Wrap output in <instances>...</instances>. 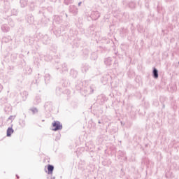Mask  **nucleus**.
<instances>
[{"label": "nucleus", "instance_id": "obj_14", "mask_svg": "<svg viewBox=\"0 0 179 179\" xmlns=\"http://www.w3.org/2000/svg\"><path fill=\"white\" fill-rule=\"evenodd\" d=\"M21 96L22 97V101H26V100L27 99V96H29V92H27V91H24L21 92Z\"/></svg>", "mask_w": 179, "mask_h": 179}, {"label": "nucleus", "instance_id": "obj_41", "mask_svg": "<svg viewBox=\"0 0 179 179\" xmlns=\"http://www.w3.org/2000/svg\"><path fill=\"white\" fill-rule=\"evenodd\" d=\"M178 64H179V62H178Z\"/></svg>", "mask_w": 179, "mask_h": 179}, {"label": "nucleus", "instance_id": "obj_26", "mask_svg": "<svg viewBox=\"0 0 179 179\" xmlns=\"http://www.w3.org/2000/svg\"><path fill=\"white\" fill-rule=\"evenodd\" d=\"M62 72H66L68 71V67L66 64H62Z\"/></svg>", "mask_w": 179, "mask_h": 179}, {"label": "nucleus", "instance_id": "obj_19", "mask_svg": "<svg viewBox=\"0 0 179 179\" xmlns=\"http://www.w3.org/2000/svg\"><path fill=\"white\" fill-rule=\"evenodd\" d=\"M51 80V75H50L49 73H46L45 75V83H50V80Z\"/></svg>", "mask_w": 179, "mask_h": 179}, {"label": "nucleus", "instance_id": "obj_1", "mask_svg": "<svg viewBox=\"0 0 179 179\" xmlns=\"http://www.w3.org/2000/svg\"><path fill=\"white\" fill-rule=\"evenodd\" d=\"M45 172L48 173V179H55V176H52V173H54V166L51 164L48 165V171L45 169Z\"/></svg>", "mask_w": 179, "mask_h": 179}, {"label": "nucleus", "instance_id": "obj_12", "mask_svg": "<svg viewBox=\"0 0 179 179\" xmlns=\"http://www.w3.org/2000/svg\"><path fill=\"white\" fill-rule=\"evenodd\" d=\"M27 23H29V24H33V23L34 22V17H33L31 14L28 15L27 17Z\"/></svg>", "mask_w": 179, "mask_h": 179}, {"label": "nucleus", "instance_id": "obj_39", "mask_svg": "<svg viewBox=\"0 0 179 179\" xmlns=\"http://www.w3.org/2000/svg\"><path fill=\"white\" fill-rule=\"evenodd\" d=\"M66 17H68V15L67 14H66Z\"/></svg>", "mask_w": 179, "mask_h": 179}, {"label": "nucleus", "instance_id": "obj_32", "mask_svg": "<svg viewBox=\"0 0 179 179\" xmlns=\"http://www.w3.org/2000/svg\"><path fill=\"white\" fill-rule=\"evenodd\" d=\"M113 65H114L115 69L117 68L118 66V61L115 60Z\"/></svg>", "mask_w": 179, "mask_h": 179}, {"label": "nucleus", "instance_id": "obj_20", "mask_svg": "<svg viewBox=\"0 0 179 179\" xmlns=\"http://www.w3.org/2000/svg\"><path fill=\"white\" fill-rule=\"evenodd\" d=\"M62 93H64V92H62V88L59 87H57L56 88V94L57 96H61V94Z\"/></svg>", "mask_w": 179, "mask_h": 179}, {"label": "nucleus", "instance_id": "obj_6", "mask_svg": "<svg viewBox=\"0 0 179 179\" xmlns=\"http://www.w3.org/2000/svg\"><path fill=\"white\" fill-rule=\"evenodd\" d=\"M1 29L3 33H8L10 31V27H9L8 24H4L1 25Z\"/></svg>", "mask_w": 179, "mask_h": 179}, {"label": "nucleus", "instance_id": "obj_27", "mask_svg": "<svg viewBox=\"0 0 179 179\" xmlns=\"http://www.w3.org/2000/svg\"><path fill=\"white\" fill-rule=\"evenodd\" d=\"M30 110L33 114H37V113H38V109H37V108H31Z\"/></svg>", "mask_w": 179, "mask_h": 179}, {"label": "nucleus", "instance_id": "obj_4", "mask_svg": "<svg viewBox=\"0 0 179 179\" xmlns=\"http://www.w3.org/2000/svg\"><path fill=\"white\" fill-rule=\"evenodd\" d=\"M96 101L98 104L103 106V104L107 101V97H106V95L104 94H101L97 96Z\"/></svg>", "mask_w": 179, "mask_h": 179}, {"label": "nucleus", "instance_id": "obj_25", "mask_svg": "<svg viewBox=\"0 0 179 179\" xmlns=\"http://www.w3.org/2000/svg\"><path fill=\"white\" fill-rule=\"evenodd\" d=\"M129 6L131 9H134V8H135V7L136 6V4L135 2H134V1H131L130 3H129Z\"/></svg>", "mask_w": 179, "mask_h": 179}, {"label": "nucleus", "instance_id": "obj_31", "mask_svg": "<svg viewBox=\"0 0 179 179\" xmlns=\"http://www.w3.org/2000/svg\"><path fill=\"white\" fill-rule=\"evenodd\" d=\"M12 13H13V15L16 16V15H17V10L16 9H13L12 10Z\"/></svg>", "mask_w": 179, "mask_h": 179}, {"label": "nucleus", "instance_id": "obj_7", "mask_svg": "<svg viewBox=\"0 0 179 179\" xmlns=\"http://www.w3.org/2000/svg\"><path fill=\"white\" fill-rule=\"evenodd\" d=\"M91 17L92 20H97V19L100 17V13H99L98 11L92 12L91 14Z\"/></svg>", "mask_w": 179, "mask_h": 179}, {"label": "nucleus", "instance_id": "obj_37", "mask_svg": "<svg viewBox=\"0 0 179 179\" xmlns=\"http://www.w3.org/2000/svg\"><path fill=\"white\" fill-rule=\"evenodd\" d=\"M98 123L101 124V121L99 120Z\"/></svg>", "mask_w": 179, "mask_h": 179}, {"label": "nucleus", "instance_id": "obj_17", "mask_svg": "<svg viewBox=\"0 0 179 179\" xmlns=\"http://www.w3.org/2000/svg\"><path fill=\"white\" fill-rule=\"evenodd\" d=\"M34 103L35 105L40 104V103H41V96H40V95H36Z\"/></svg>", "mask_w": 179, "mask_h": 179}, {"label": "nucleus", "instance_id": "obj_34", "mask_svg": "<svg viewBox=\"0 0 179 179\" xmlns=\"http://www.w3.org/2000/svg\"><path fill=\"white\" fill-rule=\"evenodd\" d=\"M3 89V86H2V85L0 84V93L1 92H2Z\"/></svg>", "mask_w": 179, "mask_h": 179}, {"label": "nucleus", "instance_id": "obj_15", "mask_svg": "<svg viewBox=\"0 0 179 179\" xmlns=\"http://www.w3.org/2000/svg\"><path fill=\"white\" fill-rule=\"evenodd\" d=\"M70 75H71V76H72V78L76 79V78H78V71L71 69L70 71Z\"/></svg>", "mask_w": 179, "mask_h": 179}, {"label": "nucleus", "instance_id": "obj_23", "mask_svg": "<svg viewBox=\"0 0 179 179\" xmlns=\"http://www.w3.org/2000/svg\"><path fill=\"white\" fill-rule=\"evenodd\" d=\"M63 86H64V87H68L69 86H71V83L69 80H65L63 83Z\"/></svg>", "mask_w": 179, "mask_h": 179}, {"label": "nucleus", "instance_id": "obj_11", "mask_svg": "<svg viewBox=\"0 0 179 179\" xmlns=\"http://www.w3.org/2000/svg\"><path fill=\"white\" fill-rule=\"evenodd\" d=\"M152 77L154 79H157L159 78V71L156 67L152 68Z\"/></svg>", "mask_w": 179, "mask_h": 179}, {"label": "nucleus", "instance_id": "obj_9", "mask_svg": "<svg viewBox=\"0 0 179 179\" xmlns=\"http://www.w3.org/2000/svg\"><path fill=\"white\" fill-rule=\"evenodd\" d=\"M104 64L106 65V66H110L111 64H113V59L111 57L105 58Z\"/></svg>", "mask_w": 179, "mask_h": 179}, {"label": "nucleus", "instance_id": "obj_22", "mask_svg": "<svg viewBox=\"0 0 179 179\" xmlns=\"http://www.w3.org/2000/svg\"><path fill=\"white\" fill-rule=\"evenodd\" d=\"M43 41L45 43H48L50 41V37H48V35H45L43 37Z\"/></svg>", "mask_w": 179, "mask_h": 179}, {"label": "nucleus", "instance_id": "obj_18", "mask_svg": "<svg viewBox=\"0 0 179 179\" xmlns=\"http://www.w3.org/2000/svg\"><path fill=\"white\" fill-rule=\"evenodd\" d=\"M13 132H15V130H13V128L8 127L7 129L6 136H8V137L12 136V134H13Z\"/></svg>", "mask_w": 179, "mask_h": 179}, {"label": "nucleus", "instance_id": "obj_3", "mask_svg": "<svg viewBox=\"0 0 179 179\" xmlns=\"http://www.w3.org/2000/svg\"><path fill=\"white\" fill-rule=\"evenodd\" d=\"M52 127V131H61V129H62V124H61L59 121H54Z\"/></svg>", "mask_w": 179, "mask_h": 179}, {"label": "nucleus", "instance_id": "obj_28", "mask_svg": "<svg viewBox=\"0 0 179 179\" xmlns=\"http://www.w3.org/2000/svg\"><path fill=\"white\" fill-rule=\"evenodd\" d=\"M65 5H69L70 3H73V0H64Z\"/></svg>", "mask_w": 179, "mask_h": 179}, {"label": "nucleus", "instance_id": "obj_38", "mask_svg": "<svg viewBox=\"0 0 179 179\" xmlns=\"http://www.w3.org/2000/svg\"><path fill=\"white\" fill-rule=\"evenodd\" d=\"M16 177H17V178H19V176L18 175H16Z\"/></svg>", "mask_w": 179, "mask_h": 179}, {"label": "nucleus", "instance_id": "obj_29", "mask_svg": "<svg viewBox=\"0 0 179 179\" xmlns=\"http://www.w3.org/2000/svg\"><path fill=\"white\" fill-rule=\"evenodd\" d=\"M63 93L64 94H67L68 96H69V94H71V90H65L64 91H63Z\"/></svg>", "mask_w": 179, "mask_h": 179}, {"label": "nucleus", "instance_id": "obj_8", "mask_svg": "<svg viewBox=\"0 0 179 179\" xmlns=\"http://www.w3.org/2000/svg\"><path fill=\"white\" fill-rule=\"evenodd\" d=\"M44 108L47 111H50V110H51V108H52V102L48 101V102L45 103Z\"/></svg>", "mask_w": 179, "mask_h": 179}, {"label": "nucleus", "instance_id": "obj_35", "mask_svg": "<svg viewBox=\"0 0 179 179\" xmlns=\"http://www.w3.org/2000/svg\"><path fill=\"white\" fill-rule=\"evenodd\" d=\"M10 26H11V27H13L15 26V24L13 22L11 24H10Z\"/></svg>", "mask_w": 179, "mask_h": 179}, {"label": "nucleus", "instance_id": "obj_10", "mask_svg": "<svg viewBox=\"0 0 179 179\" xmlns=\"http://www.w3.org/2000/svg\"><path fill=\"white\" fill-rule=\"evenodd\" d=\"M89 69H90V66H89V64H83V66L81 67V71L83 73H86V72H87Z\"/></svg>", "mask_w": 179, "mask_h": 179}, {"label": "nucleus", "instance_id": "obj_21", "mask_svg": "<svg viewBox=\"0 0 179 179\" xmlns=\"http://www.w3.org/2000/svg\"><path fill=\"white\" fill-rule=\"evenodd\" d=\"M98 56L96 52H92L91 55V59H93L94 61H96L97 59Z\"/></svg>", "mask_w": 179, "mask_h": 179}, {"label": "nucleus", "instance_id": "obj_13", "mask_svg": "<svg viewBox=\"0 0 179 179\" xmlns=\"http://www.w3.org/2000/svg\"><path fill=\"white\" fill-rule=\"evenodd\" d=\"M85 86H83V83L80 82L77 85H76V89L80 92H83Z\"/></svg>", "mask_w": 179, "mask_h": 179}, {"label": "nucleus", "instance_id": "obj_16", "mask_svg": "<svg viewBox=\"0 0 179 179\" xmlns=\"http://www.w3.org/2000/svg\"><path fill=\"white\" fill-rule=\"evenodd\" d=\"M10 41H12V37L10 36H4L2 38L3 43H10Z\"/></svg>", "mask_w": 179, "mask_h": 179}, {"label": "nucleus", "instance_id": "obj_33", "mask_svg": "<svg viewBox=\"0 0 179 179\" xmlns=\"http://www.w3.org/2000/svg\"><path fill=\"white\" fill-rule=\"evenodd\" d=\"M16 58H17V56L16 55H11V59H13V61H15V59H16Z\"/></svg>", "mask_w": 179, "mask_h": 179}, {"label": "nucleus", "instance_id": "obj_40", "mask_svg": "<svg viewBox=\"0 0 179 179\" xmlns=\"http://www.w3.org/2000/svg\"><path fill=\"white\" fill-rule=\"evenodd\" d=\"M164 107H165V106H164V105H163V108H164Z\"/></svg>", "mask_w": 179, "mask_h": 179}, {"label": "nucleus", "instance_id": "obj_2", "mask_svg": "<svg viewBox=\"0 0 179 179\" xmlns=\"http://www.w3.org/2000/svg\"><path fill=\"white\" fill-rule=\"evenodd\" d=\"M94 89H96V87L92 85L90 86L84 87L83 92H84L85 94H92L94 92Z\"/></svg>", "mask_w": 179, "mask_h": 179}, {"label": "nucleus", "instance_id": "obj_24", "mask_svg": "<svg viewBox=\"0 0 179 179\" xmlns=\"http://www.w3.org/2000/svg\"><path fill=\"white\" fill-rule=\"evenodd\" d=\"M19 124L21 127H24L26 125V121L23 119H20L19 121Z\"/></svg>", "mask_w": 179, "mask_h": 179}, {"label": "nucleus", "instance_id": "obj_30", "mask_svg": "<svg viewBox=\"0 0 179 179\" xmlns=\"http://www.w3.org/2000/svg\"><path fill=\"white\" fill-rule=\"evenodd\" d=\"M83 52L85 55H89V50L87 49L83 50Z\"/></svg>", "mask_w": 179, "mask_h": 179}, {"label": "nucleus", "instance_id": "obj_36", "mask_svg": "<svg viewBox=\"0 0 179 179\" xmlns=\"http://www.w3.org/2000/svg\"><path fill=\"white\" fill-rule=\"evenodd\" d=\"M78 5V6H80L82 5V1H80Z\"/></svg>", "mask_w": 179, "mask_h": 179}, {"label": "nucleus", "instance_id": "obj_5", "mask_svg": "<svg viewBox=\"0 0 179 179\" xmlns=\"http://www.w3.org/2000/svg\"><path fill=\"white\" fill-rule=\"evenodd\" d=\"M78 7H76V6L71 5L69 6L70 13H73L74 16H76V15H78Z\"/></svg>", "mask_w": 179, "mask_h": 179}]
</instances>
